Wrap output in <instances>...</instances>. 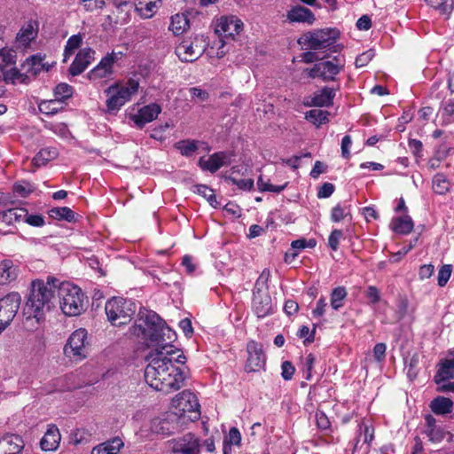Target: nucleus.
<instances>
[{
	"mask_svg": "<svg viewBox=\"0 0 454 454\" xmlns=\"http://www.w3.org/2000/svg\"><path fill=\"white\" fill-rule=\"evenodd\" d=\"M132 333L142 338L146 346L154 348L147 356L146 383L166 395L179 390L186 377L173 363V355L180 352L172 345L176 339L175 331L154 311L140 309Z\"/></svg>",
	"mask_w": 454,
	"mask_h": 454,
	"instance_id": "f257e3e1",
	"label": "nucleus"
},
{
	"mask_svg": "<svg viewBox=\"0 0 454 454\" xmlns=\"http://www.w3.org/2000/svg\"><path fill=\"white\" fill-rule=\"evenodd\" d=\"M59 279L48 277L47 281L34 280L24 308L27 318H35L39 322L54 306Z\"/></svg>",
	"mask_w": 454,
	"mask_h": 454,
	"instance_id": "f03ea898",
	"label": "nucleus"
},
{
	"mask_svg": "<svg viewBox=\"0 0 454 454\" xmlns=\"http://www.w3.org/2000/svg\"><path fill=\"white\" fill-rule=\"evenodd\" d=\"M57 294L65 315L75 317L85 309L84 294L77 286L70 282L59 281Z\"/></svg>",
	"mask_w": 454,
	"mask_h": 454,
	"instance_id": "7ed1b4c3",
	"label": "nucleus"
},
{
	"mask_svg": "<svg viewBox=\"0 0 454 454\" xmlns=\"http://www.w3.org/2000/svg\"><path fill=\"white\" fill-rule=\"evenodd\" d=\"M105 312L112 325L121 326L131 321L136 305L131 300L114 296L106 301Z\"/></svg>",
	"mask_w": 454,
	"mask_h": 454,
	"instance_id": "20e7f679",
	"label": "nucleus"
},
{
	"mask_svg": "<svg viewBox=\"0 0 454 454\" xmlns=\"http://www.w3.org/2000/svg\"><path fill=\"white\" fill-rule=\"evenodd\" d=\"M139 88L138 81L129 79L124 85L114 83L109 86L105 93L108 97L106 107L109 113L118 112L127 102L131 99L132 95L137 92Z\"/></svg>",
	"mask_w": 454,
	"mask_h": 454,
	"instance_id": "39448f33",
	"label": "nucleus"
},
{
	"mask_svg": "<svg viewBox=\"0 0 454 454\" xmlns=\"http://www.w3.org/2000/svg\"><path fill=\"white\" fill-rule=\"evenodd\" d=\"M340 36L337 28L325 27L314 29L305 33L299 40V44H303L309 50L319 51L333 47Z\"/></svg>",
	"mask_w": 454,
	"mask_h": 454,
	"instance_id": "423d86ee",
	"label": "nucleus"
},
{
	"mask_svg": "<svg viewBox=\"0 0 454 454\" xmlns=\"http://www.w3.org/2000/svg\"><path fill=\"white\" fill-rule=\"evenodd\" d=\"M242 20L234 15L223 16L217 20L215 24V32L218 35L219 40L214 43L212 48H217L218 57H223L225 54L223 50L225 45V39H234L243 29Z\"/></svg>",
	"mask_w": 454,
	"mask_h": 454,
	"instance_id": "0eeeda50",
	"label": "nucleus"
},
{
	"mask_svg": "<svg viewBox=\"0 0 454 454\" xmlns=\"http://www.w3.org/2000/svg\"><path fill=\"white\" fill-rule=\"evenodd\" d=\"M342 64L338 57H334L333 60L319 61L311 68L304 70L308 76L311 79L320 78L324 82L336 81V76L343 69Z\"/></svg>",
	"mask_w": 454,
	"mask_h": 454,
	"instance_id": "6e6552de",
	"label": "nucleus"
},
{
	"mask_svg": "<svg viewBox=\"0 0 454 454\" xmlns=\"http://www.w3.org/2000/svg\"><path fill=\"white\" fill-rule=\"evenodd\" d=\"M88 333L84 328L75 330L69 336L64 346V354L67 357L81 361L87 356Z\"/></svg>",
	"mask_w": 454,
	"mask_h": 454,
	"instance_id": "1a4fd4ad",
	"label": "nucleus"
},
{
	"mask_svg": "<svg viewBox=\"0 0 454 454\" xmlns=\"http://www.w3.org/2000/svg\"><path fill=\"white\" fill-rule=\"evenodd\" d=\"M21 302L19 293L12 292L0 299V333L12 322Z\"/></svg>",
	"mask_w": 454,
	"mask_h": 454,
	"instance_id": "9d476101",
	"label": "nucleus"
},
{
	"mask_svg": "<svg viewBox=\"0 0 454 454\" xmlns=\"http://www.w3.org/2000/svg\"><path fill=\"white\" fill-rule=\"evenodd\" d=\"M172 406L181 413H194V419L200 416V403L197 396L190 390L177 394L171 401Z\"/></svg>",
	"mask_w": 454,
	"mask_h": 454,
	"instance_id": "9b49d317",
	"label": "nucleus"
},
{
	"mask_svg": "<svg viewBox=\"0 0 454 454\" xmlns=\"http://www.w3.org/2000/svg\"><path fill=\"white\" fill-rule=\"evenodd\" d=\"M247 359L245 369L248 372H259L266 364V355L262 345L255 340H250L247 345Z\"/></svg>",
	"mask_w": 454,
	"mask_h": 454,
	"instance_id": "f8f14e48",
	"label": "nucleus"
},
{
	"mask_svg": "<svg viewBox=\"0 0 454 454\" xmlns=\"http://www.w3.org/2000/svg\"><path fill=\"white\" fill-rule=\"evenodd\" d=\"M124 56L121 51H113L101 59L99 63L88 73L90 80L106 78L113 74V66Z\"/></svg>",
	"mask_w": 454,
	"mask_h": 454,
	"instance_id": "ddd939ff",
	"label": "nucleus"
},
{
	"mask_svg": "<svg viewBox=\"0 0 454 454\" xmlns=\"http://www.w3.org/2000/svg\"><path fill=\"white\" fill-rule=\"evenodd\" d=\"M253 310L259 318L273 314L272 300L267 291H254Z\"/></svg>",
	"mask_w": 454,
	"mask_h": 454,
	"instance_id": "4468645a",
	"label": "nucleus"
},
{
	"mask_svg": "<svg viewBox=\"0 0 454 454\" xmlns=\"http://www.w3.org/2000/svg\"><path fill=\"white\" fill-rule=\"evenodd\" d=\"M39 23L37 20H30L24 24L16 35L18 47L26 49L35 40L38 35Z\"/></svg>",
	"mask_w": 454,
	"mask_h": 454,
	"instance_id": "2eb2a0df",
	"label": "nucleus"
},
{
	"mask_svg": "<svg viewBox=\"0 0 454 454\" xmlns=\"http://www.w3.org/2000/svg\"><path fill=\"white\" fill-rule=\"evenodd\" d=\"M203 52L201 47L194 44L191 39L183 40L176 48V54L183 62H192L198 59Z\"/></svg>",
	"mask_w": 454,
	"mask_h": 454,
	"instance_id": "dca6fc26",
	"label": "nucleus"
},
{
	"mask_svg": "<svg viewBox=\"0 0 454 454\" xmlns=\"http://www.w3.org/2000/svg\"><path fill=\"white\" fill-rule=\"evenodd\" d=\"M172 451L175 454H199V441L194 434H186L174 441Z\"/></svg>",
	"mask_w": 454,
	"mask_h": 454,
	"instance_id": "f3484780",
	"label": "nucleus"
},
{
	"mask_svg": "<svg viewBox=\"0 0 454 454\" xmlns=\"http://www.w3.org/2000/svg\"><path fill=\"white\" fill-rule=\"evenodd\" d=\"M231 153L226 152L215 153L209 156L207 160L201 157L199 160L198 165L201 169L209 171L210 173H215L223 166L229 164V157Z\"/></svg>",
	"mask_w": 454,
	"mask_h": 454,
	"instance_id": "a211bd4d",
	"label": "nucleus"
},
{
	"mask_svg": "<svg viewBox=\"0 0 454 454\" xmlns=\"http://www.w3.org/2000/svg\"><path fill=\"white\" fill-rule=\"evenodd\" d=\"M95 51L91 48L82 49L75 56L74 61L69 67V73L73 76L81 74L90 64L94 59Z\"/></svg>",
	"mask_w": 454,
	"mask_h": 454,
	"instance_id": "6ab92c4d",
	"label": "nucleus"
},
{
	"mask_svg": "<svg viewBox=\"0 0 454 454\" xmlns=\"http://www.w3.org/2000/svg\"><path fill=\"white\" fill-rule=\"evenodd\" d=\"M160 112L161 107L158 104L153 103L140 108L132 119L136 125L142 129L146 123L157 119Z\"/></svg>",
	"mask_w": 454,
	"mask_h": 454,
	"instance_id": "aec40b11",
	"label": "nucleus"
},
{
	"mask_svg": "<svg viewBox=\"0 0 454 454\" xmlns=\"http://www.w3.org/2000/svg\"><path fill=\"white\" fill-rule=\"evenodd\" d=\"M23 448V439L18 434H6L0 438V454H19Z\"/></svg>",
	"mask_w": 454,
	"mask_h": 454,
	"instance_id": "412c9836",
	"label": "nucleus"
},
{
	"mask_svg": "<svg viewBox=\"0 0 454 454\" xmlns=\"http://www.w3.org/2000/svg\"><path fill=\"white\" fill-rule=\"evenodd\" d=\"M61 440L59 429L56 425H49L47 431L40 441L41 449L44 451H53L58 449Z\"/></svg>",
	"mask_w": 454,
	"mask_h": 454,
	"instance_id": "4be33fe9",
	"label": "nucleus"
},
{
	"mask_svg": "<svg viewBox=\"0 0 454 454\" xmlns=\"http://www.w3.org/2000/svg\"><path fill=\"white\" fill-rule=\"evenodd\" d=\"M286 17L290 22H303L308 24H313L316 20L311 10L300 5L294 6L288 11Z\"/></svg>",
	"mask_w": 454,
	"mask_h": 454,
	"instance_id": "5701e85b",
	"label": "nucleus"
},
{
	"mask_svg": "<svg viewBox=\"0 0 454 454\" xmlns=\"http://www.w3.org/2000/svg\"><path fill=\"white\" fill-rule=\"evenodd\" d=\"M18 268L13 262L5 259L0 262V286H5L16 280Z\"/></svg>",
	"mask_w": 454,
	"mask_h": 454,
	"instance_id": "b1692460",
	"label": "nucleus"
},
{
	"mask_svg": "<svg viewBox=\"0 0 454 454\" xmlns=\"http://www.w3.org/2000/svg\"><path fill=\"white\" fill-rule=\"evenodd\" d=\"M450 379H454V357L442 361L434 378L437 385Z\"/></svg>",
	"mask_w": 454,
	"mask_h": 454,
	"instance_id": "393cba45",
	"label": "nucleus"
},
{
	"mask_svg": "<svg viewBox=\"0 0 454 454\" xmlns=\"http://www.w3.org/2000/svg\"><path fill=\"white\" fill-rule=\"evenodd\" d=\"M123 446V442L119 437L104 442L95 446L91 454H117Z\"/></svg>",
	"mask_w": 454,
	"mask_h": 454,
	"instance_id": "a878e982",
	"label": "nucleus"
},
{
	"mask_svg": "<svg viewBox=\"0 0 454 454\" xmlns=\"http://www.w3.org/2000/svg\"><path fill=\"white\" fill-rule=\"evenodd\" d=\"M335 97V90L329 87H324L317 91L311 98V105L315 106H329L333 104Z\"/></svg>",
	"mask_w": 454,
	"mask_h": 454,
	"instance_id": "bb28decb",
	"label": "nucleus"
},
{
	"mask_svg": "<svg viewBox=\"0 0 454 454\" xmlns=\"http://www.w3.org/2000/svg\"><path fill=\"white\" fill-rule=\"evenodd\" d=\"M161 0H137L135 9L144 18H151L160 6Z\"/></svg>",
	"mask_w": 454,
	"mask_h": 454,
	"instance_id": "cd10ccee",
	"label": "nucleus"
},
{
	"mask_svg": "<svg viewBox=\"0 0 454 454\" xmlns=\"http://www.w3.org/2000/svg\"><path fill=\"white\" fill-rule=\"evenodd\" d=\"M429 407L436 415H446L452 411L453 403L448 397L437 396L430 402Z\"/></svg>",
	"mask_w": 454,
	"mask_h": 454,
	"instance_id": "c85d7f7f",
	"label": "nucleus"
},
{
	"mask_svg": "<svg viewBox=\"0 0 454 454\" xmlns=\"http://www.w3.org/2000/svg\"><path fill=\"white\" fill-rule=\"evenodd\" d=\"M58 150L55 147H45L41 149L32 160L33 166L40 168L47 162L58 157Z\"/></svg>",
	"mask_w": 454,
	"mask_h": 454,
	"instance_id": "c756f323",
	"label": "nucleus"
},
{
	"mask_svg": "<svg viewBox=\"0 0 454 454\" xmlns=\"http://www.w3.org/2000/svg\"><path fill=\"white\" fill-rule=\"evenodd\" d=\"M26 216V208L14 207L0 212V222L8 225L16 222H22V218Z\"/></svg>",
	"mask_w": 454,
	"mask_h": 454,
	"instance_id": "7c9ffc66",
	"label": "nucleus"
},
{
	"mask_svg": "<svg viewBox=\"0 0 454 454\" xmlns=\"http://www.w3.org/2000/svg\"><path fill=\"white\" fill-rule=\"evenodd\" d=\"M391 225L393 231L398 234H408L413 229V222L409 215L394 218Z\"/></svg>",
	"mask_w": 454,
	"mask_h": 454,
	"instance_id": "2f4dec72",
	"label": "nucleus"
},
{
	"mask_svg": "<svg viewBox=\"0 0 454 454\" xmlns=\"http://www.w3.org/2000/svg\"><path fill=\"white\" fill-rule=\"evenodd\" d=\"M49 215L55 220L62 221L65 220L68 223H74L76 221L75 213L67 207H53L49 211Z\"/></svg>",
	"mask_w": 454,
	"mask_h": 454,
	"instance_id": "473e14b6",
	"label": "nucleus"
},
{
	"mask_svg": "<svg viewBox=\"0 0 454 454\" xmlns=\"http://www.w3.org/2000/svg\"><path fill=\"white\" fill-rule=\"evenodd\" d=\"M361 437H363L364 443L367 444L368 447H370L371 442L374 439V428L364 422L359 424L358 435L354 445L353 452L357 450L358 443Z\"/></svg>",
	"mask_w": 454,
	"mask_h": 454,
	"instance_id": "72a5a7b5",
	"label": "nucleus"
},
{
	"mask_svg": "<svg viewBox=\"0 0 454 454\" xmlns=\"http://www.w3.org/2000/svg\"><path fill=\"white\" fill-rule=\"evenodd\" d=\"M43 61V58L40 54L30 56L23 64V68L26 69L27 74L36 75L44 67Z\"/></svg>",
	"mask_w": 454,
	"mask_h": 454,
	"instance_id": "f704fd0d",
	"label": "nucleus"
},
{
	"mask_svg": "<svg viewBox=\"0 0 454 454\" xmlns=\"http://www.w3.org/2000/svg\"><path fill=\"white\" fill-rule=\"evenodd\" d=\"M189 27V20L184 13H177L171 17L169 29L176 35L184 33Z\"/></svg>",
	"mask_w": 454,
	"mask_h": 454,
	"instance_id": "c9c22d12",
	"label": "nucleus"
},
{
	"mask_svg": "<svg viewBox=\"0 0 454 454\" xmlns=\"http://www.w3.org/2000/svg\"><path fill=\"white\" fill-rule=\"evenodd\" d=\"M91 440V434L85 428L73 430L69 436V442L73 445L87 444Z\"/></svg>",
	"mask_w": 454,
	"mask_h": 454,
	"instance_id": "e433bc0d",
	"label": "nucleus"
},
{
	"mask_svg": "<svg viewBox=\"0 0 454 454\" xmlns=\"http://www.w3.org/2000/svg\"><path fill=\"white\" fill-rule=\"evenodd\" d=\"M348 295L344 286H338L333 289L331 293L330 303L334 310H339L344 306V301Z\"/></svg>",
	"mask_w": 454,
	"mask_h": 454,
	"instance_id": "4c0bfd02",
	"label": "nucleus"
},
{
	"mask_svg": "<svg viewBox=\"0 0 454 454\" xmlns=\"http://www.w3.org/2000/svg\"><path fill=\"white\" fill-rule=\"evenodd\" d=\"M175 147L184 157H191L199 148V142L192 139H184L176 142Z\"/></svg>",
	"mask_w": 454,
	"mask_h": 454,
	"instance_id": "58836bf2",
	"label": "nucleus"
},
{
	"mask_svg": "<svg viewBox=\"0 0 454 454\" xmlns=\"http://www.w3.org/2000/svg\"><path fill=\"white\" fill-rule=\"evenodd\" d=\"M329 112L321 109H312L306 113V120L319 126L328 121Z\"/></svg>",
	"mask_w": 454,
	"mask_h": 454,
	"instance_id": "ea45409f",
	"label": "nucleus"
},
{
	"mask_svg": "<svg viewBox=\"0 0 454 454\" xmlns=\"http://www.w3.org/2000/svg\"><path fill=\"white\" fill-rule=\"evenodd\" d=\"M73 87L66 82L58 84L54 89L55 100H58L59 103L65 102L73 96Z\"/></svg>",
	"mask_w": 454,
	"mask_h": 454,
	"instance_id": "a19ab883",
	"label": "nucleus"
},
{
	"mask_svg": "<svg viewBox=\"0 0 454 454\" xmlns=\"http://www.w3.org/2000/svg\"><path fill=\"white\" fill-rule=\"evenodd\" d=\"M426 3L441 14L450 13L453 7V0H426Z\"/></svg>",
	"mask_w": 454,
	"mask_h": 454,
	"instance_id": "79ce46f5",
	"label": "nucleus"
},
{
	"mask_svg": "<svg viewBox=\"0 0 454 454\" xmlns=\"http://www.w3.org/2000/svg\"><path fill=\"white\" fill-rule=\"evenodd\" d=\"M450 189V183L442 174H437L433 178V190L435 193L443 195Z\"/></svg>",
	"mask_w": 454,
	"mask_h": 454,
	"instance_id": "37998d69",
	"label": "nucleus"
},
{
	"mask_svg": "<svg viewBox=\"0 0 454 454\" xmlns=\"http://www.w3.org/2000/svg\"><path fill=\"white\" fill-rule=\"evenodd\" d=\"M350 215V206L337 204L332 208L331 220L333 223H339Z\"/></svg>",
	"mask_w": 454,
	"mask_h": 454,
	"instance_id": "c03bdc74",
	"label": "nucleus"
},
{
	"mask_svg": "<svg viewBox=\"0 0 454 454\" xmlns=\"http://www.w3.org/2000/svg\"><path fill=\"white\" fill-rule=\"evenodd\" d=\"M16 62V54L13 51L8 49L0 50V71L14 65Z\"/></svg>",
	"mask_w": 454,
	"mask_h": 454,
	"instance_id": "a18cd8bd",
	"label": "nucleus"
},
{
	"mask_svg": "<svg viewBox=\"0 0 454 454\" xmlns=\"http://www.w3.org/2000/svg\"><path fill=\"white\" fill-rule=\"evenodd\" d=\"M257 186L261 192H270L274 193H280L287 186V183L282 185H273L270 183V180H264L262 176L257 180Z\"/></svg>",
	"mask_w": 454,
	"mask_h": 454,
	"instance_id": "49530a36",
	"label": "nucleus"
},
{
	"mask_svg": "<svg viewBox=\"0 0 454 454\" xmlns=\"http://www.w3.org/2000/svg\"><path fill=\"white\" fill-rule=\"evenodd\" d=\"M194 192L203 196L211 206H215V203H216V198L214 192V190H212L210 187H208L206 184H197L194 186Z\"/></svg>",
	"mask_w": 454,
	"mask_h": 454,
	"instance_id": "de8ad7c7",
	"label": "nucleus"
},
{
	"mask_svg": "<svg viewBox=\"0 0 454 454\" xmlns=\"http://www.w3.org/2000/svg\"><path fill=\"white\" fill-rule=\"evenodd\" d=\"M59 104L58 100H44L39 104V110L42 114L47 115H52L58 113L59 107L57 105Z\"/></svg>",
	"mask_w": 454,
	"mask_h": 454,
	"instance_id": "09e8293b",
	"label": "nucleus"
},
{
	"mask_svg": "<svg viewBox=\"0 0 454 454\" xmlns=\"http://www.w3.org/2000/svg\"><path fill=\"white\" fill-rule=\"evenodd\" d=\"M452 272V266L450 264H444L438 271L437 283L438 286L442 287L449 281Z\"/></svg>",
	"mask_w": 454,
	"mask_h": 454,
	"instance_id": "8fccbe9b",
	"label": "nucleus"
},
{
	"mask_svg": "<svg viewBox=\"0 0 454 454\" xmlns=\"http://www.w3.org/2000/svg\"><path fill=\"white\" fill-rule=\"evenodd\" d=\"M454 101L449 100L442 107V117L445 124L454 121Z\"/></svg>",
	"mask_w": 454,
	"mask_h": 454,
	"instance_id": "3c124183",
	"label": "nucleus"
},
{
	"mask_svg": "<svg viewBox=\"0 0 454 454\" xmlns=\"http://www.w3.org/2000/svg\"><path fill=\"white\" fill-rule=\"evenodd\" d=\"M82 43V36L80 34L70 36L65 47L66 55L74 53L81 46Z\"/></svg>",
	"mask_w": 454,
	"mask_h": 454,
	"instance_id": "603ef678",
	"label": "nucleus"
},
{
	"mask_svg": "<svg viewBox=\"0 0 454 454\" xmlns=\"http://www.w3.org/2000/svg\"><path fill=\"white\" fill-rule=\"evenodd\" d=\"M270 278V272L268 269H264L257 278L254 291L263 292L262 289H268V282Z\"/></svg>",
	"mask_w": 454,
	"mask_h": 454,
	"instance_id": "864d4df0",
	"label": "nucleus"
},
{
	"mask_svg": "<svg viewBox=\"0 0 454 454\" xmlns=\"http://www.w3.org/2000/svg\"><path fill=\"white\" fill-rule=\"evenodd\" d=\"M34 190V186L27 182L16 183L13 185V192L23 198L27 197Z\"/></svg>",
	"mask_w": 454,
	"mask_h": 454,
	"instance_id": "5fc2aeb1",
	"label": "nucleus"
},
{
	"mask_svg": "<svg viewBox=\"0 0 454 454\" xmlns=\"http://www.w3.org/2000/svg\"><path fill=\"white\" fill-rule=\"evenodd\" d=\"M375 56V51L372 49H370L363 53L359 54L355 61V66L356 68H361L365 67Z\"/></svg>",
	"mask_w": 454,
	"mask_h": 454,
	"instance_id": "6e6d98bb",
	"label": "nucleus"
},
{
	"mask_svg": "<svg viewBox=\"0 0 454 454\" xmlns=\"http://www.w3.org/2000/svg\"><path fill=\"white\" fill-rule=\"evenodd\" d=\"M418 240V237L411 239L408 245L403 247L402 249L392 255L391 261L393 262L400 261L405 254H407L413 247H416Z\"/></svg>",
	"mask_w": 454,
	"mask_h": 454,
	"instance_id": "4d7b16f0",
	"label": "nucleus"
},
{
	"mask_svg": "<svg viewBox=\"0 0 454 454\" xmlns=\"http://www.w3.org/2000/svg\"><path fill=\"white\" fill-rule=\"evenodd\" d=\"M343 238V232L341 230L334 229L332 231L328 238V246L332 250L337 251L340 245V240Z\"/></svg>",
	"mask_w": 454,
	"mask_h": 454,
	"instance_id": "13d9d810",
	"label": "nucleus"
},
{
	"mask_svg": "<svg viewBox=\"0 0 454 454\" xmlns=\"http://www.w3.org/2000/svg\"><path fill=\"white\" fill-rule=\"evenodd\" d=\"M22 222L28 223L34 227H42L44 225V218L43 215L35 214L29 215L26 209V216L22 218Z\"/></svg>",
	"mask_w": 454,
	"mask_h": 454,
	"instance_id": "bf43d9fd",
	"label": "nucleus"
},
{
	"mask_svg": "<svg viewBox=\"0 0 454 454\" xmlns=\"http://www.w3.org/2000/svg\"><path fill=\"white\" fill-rule=\"evenodd\" d=\"M317 325H314L312 331L309 330V328L306 325H302L299 332L298 336L300 338H305L304 344H309L314 341V336L316 333Z\"/></svg>",
	"mask_w": 454,
	"mask_h": 454,
	"instance_id": "052dcab7",
	"label": "nucleus"
},
{
	"mask_svg": "<svg viewBox=\"0 0 454 454\" xmlns=\"http://www.w3.org/2000/svg\"><path fill=\"white\" fill-rule=\"evenodd\" d=\"M105 4V0H80V4L82 5L87 12H93L97 9L103 8Z\"/></svg>",
	"mask_w": 454,
	"mask_h": 454,
	"instance_id": "680f3d73",
	"label": "nucleus"
},
{
	"mask_svg": "<svg viewBox=\"0 0 454 454\" xmlns=\"http://www.w3.org/2000/svg\"><path fill=\"white\" fill-rule=\"evenodd\" d=\"M229 180L238 186L240 190L250 191L254 188V180L251 178L247 179H237L235 177H229Z\"/></svg>",
	"mask_w": 454,
	"mask_h": 454,
	"instance_id": "e2e57ef3",
	"label": "nucleus"
},
{
	"mask_svg": "<svg viewBox=\"0 0 454 454\" xmlns=\"http://www.w3.org/2000/svg\"><path fill=\"white\" fill-rule=\"evenodd\" d=\"M317 245V241L314 239H300L294 240L291 244L294 249H304L306 247L314 248Z\"/></svg>",
	"mask_w": 454,
	"mask_h": 454,
	"instance_id": "0e129e2a",
	"label": "nucleus"
},
{
	"mask_svg": "<svg viewBox=\"0 0 454 454\" xmlns=\"http://www.w3.org/2000/svg\"><path fill=\"white\" fill-rule=\"evenodd\" d=\"M314 363H315V356L313 354L310 353L306 356L305 362L303 364V369H302L304 378L307 380H309L311 379V372H312V369L314 366Z\"/></svg>",
	"mask_w": 454,
	"mask_h": 454,
	"instance_id": "69168bd1",
	"label": "nucleus"
},
{
	"mask_svg": "<svg viewBox=\"0 0 454 454\" xmlns=\"http://www.w3.org/2000/svg\"><path fill=\"white\" fill-rule=\"evenodd\" d=\"M419 362V358L418 355H413L409 359H405V364H408L407 375L408 377H416L417 375V367Z\"/></svg>",
	"mask_w": 454,
	"mask_h": 454,
	"instance_id": "338daca9",
	"label": "nucleus"
},
{
	"mask_svg": "<svg viewBox=\"0 0 454 454\" xmlns=\"http://www.w3.org/2000/svg\"><path fill=\"white\" fill-rule=\"evenodd\" d=\"M335 187L331 183H324L317 190L318 199H326L332 196L334 192Z\"/></svg>",
	"mask_w": 454,
	"mask_h": 454,
	"instance_id": "774afa93",
	"label": "nucleus"
}]
</instances>
